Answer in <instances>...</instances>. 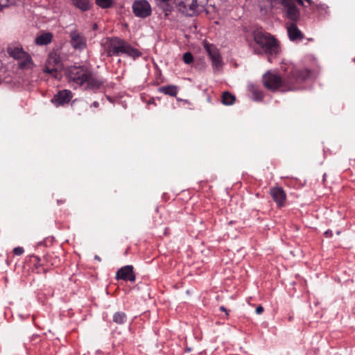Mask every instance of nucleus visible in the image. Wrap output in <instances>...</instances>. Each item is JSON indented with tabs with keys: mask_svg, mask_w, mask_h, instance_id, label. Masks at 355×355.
I'll return each instance as SVG.
<instances>
[{
	"mask_svg": "<svg viewBox=\"0 0 355 355\" xmlns=\"http://www.w3.org/2000/svg\"><path fill=\"white\" fill-rule=\"evenodd\" d=\"M96 4L103 9L111 8L114 2L112 0H96Z\"/></svg>",
	"mask_w": 355,
	"mask_h": 355,
	"instance_id": "24",
	"label": "nucleus"
},
{
	"mask_svg": "<svg viewBox=\"0 0 355 355\" xmlns=\"http://www.w3.org/2000/svg\"><path fill=\"white\" fill-rule=\"evenodd\" d=\"M236 97L229 92H225L222 94V103L225 105H232L234 103Z\"/></svg>",
	"mask_w": 355,
	"mask_h": 355,
	"instance_id": "19",
	"label": "nucleus"
},
{
	"mask_svg": "<svg viewBox=\"0 0 355 355\" xmlns=\"http://www.w3.org/2000/svg\"><path fill=\"white\" fill-rule=\"evenodd\" d=\"M263 312V307L262 306H259L256 308L257 314H261Z\"/></svg>",
	"mask_w": 355,
	"mask_h": 355,
	"instance_id": "28",
	"label": "nucleus"
},
{
	"mask_svg": "<svg viewBox=\"0 0 355 355\" xmlns=\"http://www.w3.org/2000/svg\"><path fill=\"white\" fill-rule=\"evenodd\" d=\"M24 252V250L22 247H16L13 250V253L15 255L20 256Z\"/></svg>",
	"mask_w": 355,
	"mask_h": 355,
	"instance_id": "27",
	"label": "nucleus"
},
{
	"mask_svg": "<svg viewBox=\"0 0 355 355\" xmlns=\"http://www.w3.org/2000/svg\"><path fill=\"white\" fill-rule=\"evenodd\" d=\"M62 66L60 56L56 53H51L43 69L44 72L51 74L55 78H58V68Z\"/></svg>",
	"mask_w": 355,
	"mask_h": 355,
	"instance_id": "7",
	"label": "nucleus"
},
{
	"mask_svg": "<svg viewBox=\"0 0 355 355\" xmlns=\"http://www.w3.org/2000/svg\"><path fill=\"white\" fill-rule=\"evenodd\" d=\"M66 76L70 83L84 89L97 90L105 83L103 78L87 66H71L67 69Z\"/></svg>",
	"mask_w": 355,
	"mask_h": 355,
	"instance_id": "2",
	"label": "nucleus"
},
{
	"mask_svg": "<svg viewBox=\"0 0 355 355\" xmlns=\"http://www.w3.org/2000/svg\"><path fill=\"white\" fill-rule=\"evenodd\" d=\"M71 106L73 111L76 112L78 115H80L82 112L87 110V104L83 101L74 100L71 103Z\"/></svg>",
	"mask_w": 355,
	"mask_h": 355,
	"instance_id": "17",
	"label": "nucleus"
},
{
	"mask_svg": "<svg viewBox=\"0 0 355 355\" xmlns=\"http://www.w3.org/2000/svg\"><path fill=\"white\" fill-rule=\"evenodd\" d=\"M208 0H174L179 10L188 16L196 15L207 4Z\"/></svg>",
	"mask_w": 355,
	"mask_h": 355,
	"instance_id": "6",
	"label": "nucleus"
},
{
	"mask_svg": "<svg viewBox=\"0 0 355 355\" xmlns=\"http://www.w3.org/2000/svg\"><path fill=\"white\" fill-rule=\"evenodd\" d=\"M281 69L285 73L283 78L270 70L262 76L263 85L267 89L276 92L284 87L288 91L294 90L297 87V84L307 80L311 76L310 70L298 69L291 62H282Z\"/></svg>",
	"mask_w": 355,
	"mask_h": 355,
	"instance_id": "1",
	"label": "nucleus"
},
{
	"mask_svg": "<svg viewBox=\"0 0 355 355\" xmlns=\"http://www.w3.org/2000/svg\"><path fill=\"white\" fill-rule=\"evenodd\" d=\"M116 278L117 279L134 282L136 277L133 272V266L128 265L121 268L116 274Z\"/></svg>",
	"mask_w": 355,
	"mask_h": 355,
	"instance_id": "12",
	"label": "nucleus"
},
{
	"mask_svg": "<svg viewBox=\"0 0 355 355\" xmlns=\"http://www.w3.org/2000/svg\"><path fill=\"white\" fill-rule=\"evenodd\" d=\"M250 91L252 94V98L256 101H261L263 98V92L257 86L251 85L250 86Z\"/></svg>",
	"mask_w": 355,
	"mask_h": 355,
	"instance_id": "18",
	"label": "nucleus"
},
{
	"mask_svg": "<svg viewBox=\"0 0 355 355\" xmlns=\"http://www.w3.org/2000/svg\"><path fill=\"white\" fill-rule=\"evenodd\" d=\"M127 317L125 313L121 311L116 312L113 315V321L118 324H123L126 322Z\"/></svg>",
	"mask_w": 355,
	"mask_h": 355,
	"instance_id": "22",
	"label": "nucleus"
},
{
	"mask_svg": "<svg viewBox=\"0 0 355 355\" xmlns=\"http://www.w3.org/2000/svg\"><path fill=\"white\" fill-rule=\"evenodd\" d=\"M72 97V93L70 90L63 89L59 91L56 94L54 95L53 98L51 99V102L56 107H59L69 103Z\"/></svg>",
	"mask_w": 355,
	"mask_h": 355,
	"instance_id": "10",
	"label": "nucleus"
},
{
	"mask_svg": "<svg viewBox=\"0 0 355 355\" xmlns=\"http://www.w3.org/2000/svg\"><path fill=\"white\" fill-rule=\"evenodd\" d=\"M105 51L107 56H120L125 54L136 59L141 55V52L132 46L125 40L118 37L107 38L105 43Z\"/></svg>",
	"mask_w": 355,
	"mask_h": 355,
	"instance_id": "4",
	"label": "nucleus"
},
{
	"mask_svg": "<svg viewBox=\"0 0 355 355\" xmlns=\"http://www.w3.org/2000/svg\"><path fill=\"white\" fill-rule=\"evenodd\" d=\"M297 22L286 23V27L288 38L292 42H299L303 40L304 34L298 28Z\"/></svg>",
	"mask_w": 355,
	"mask_h": 355,
	"instance_id": "11",
	"label": "nucleus"
},
{
	"mask_svg": "<svg viewBox=\"0 0 355 355\" xmlns=\"http://www.w3.org/2000/svg\"><path fill=\"white\" fill-rule=\"evenodd\" d=\"M183 60L186 64H190L193 60L192 54L189 52H187L183 55Z\"/></svg>",
	"mask_w": 355,
	"mask_h": 355,
	"instance_id": "25",
	"label": "nucleus"
},
{
	"mask_svg": "<svg viewBox=\"0 0 355 355\" xmlns=\"http://www.w3.org/2000/svg\"><path fill=\"white\" fill-rule=\"evenodd\" d=\"M324 234L327 237H331L333 235V232L331 230H328L324 232Z\"/></svg>",
	"mask_w": 355,
	"mask_h": 355,
	"instance_id": "29",
	"label": "nucleus"
},
{
	"mask_svg": "<svg viewBox=\"0 0 355 355\" xmlns=\"http://www.w3.org/2000/svg\"><path fill=\"white\" fill-rule=\"evenodd\" d=\"M270 193L278 207H282L285 205L286 194L282 187H276L270 189Z\"/></svg>",
	"mask_w": 355,
	"mask_h": 355,
	"instance_id": "13",
	"label": "nucleus"
},
{
	"mask_svg": "<svg viewBox=\"0 0 355 355\" xmlns=\"http://www.w3.org/2000/svg\"><path fill=\"white\" fill-rule=\"evenodd\" d=\"M253 39L258 47L250 44L254 54L267 56L270 63L280 54L281 47L279 42L271 34L257 30L253 32Z\"/></svg>",
	"mask_w": 355,
	"mask_h": 355,
	"instance_id": "3",
	"label": "nucleus"
},
{
	"mask_svg": "<svg viewBox=\"0 0 355 355\" xmlns=\"http://www.w3.org/2000/svg\"><path fill=\"white\" fill-rule=\"evenodd\" d=\"M94 259H96V260H98V261H101V258H100L98 255H96V256L94 257Z\"/></svg>",
	"mask_w": 355,
	"mask_h": 355,
	"instance_id": "33",
	"label": "nucleus"
},
{
	"mask_svg": "<svg viewBox=\"0 0 355 355\" xmlns=\"http://www.w3.org/2000/svg\"><path fill=\"white\" fill-rule=\"evenodd\" d=\"M52 39H53L52 33H51L49 32L44 33L38 35L35 38V43L37 45H40V46L47 45L51 42Z\"/></svg>",
	"mask_w": 355,
	"mask_h": 355,
	"instance_id": "16",
	"label": "nucleus"
},
{
	"mask_svg": "<svg viewBox=\"0 0 355 355\" xmlns=\"http://www.w3.org/2000/svg\"><path fill=\"white\" fill-rule=\"evenodd\" d=\"M7 51L11 58L18 61V68L19 69L31 70L35 67L31 56L24 51L21 46H8Z\"/></svg>",
	"mask_w": 355,
	"mask_h": 355,
	"instance_id": "5",
	"label": "nucleus"
},
{
	"mask_svg": "<svg viewBox=\"0 0 355 355\" xmlns=\"http://www.w3.org/2000/svg\"><path fill=\"white\" fill-rule=\"evenodd\" d=\"M158 92L164 94L175 97L178 92V87L173 85L162 86L158 88Z\"/></svg>",
	"mask_w": 355,
	"mask_h": 355,
	"instance_id": "15",
	"label": "nucleus"
},
{
	"mask_svg": "<svg viewBox=\"0 0 355 355\" xmlns=\"http://www.w3.org/2000/svg\"><path fill=\"white\" fill-rule=\"evenodd\" d=\"M220 310L221 311H224V312H225L226 315H227V316L228 315V311L227 310V309H226L224 306H220Z\"/></svg>",
	"mask_w": 355,
	"mask_h": 355,
	"instance_id": "30",
	"label": "nucleus"
},
{
	"mask_svg": "<svg viewBox=\"0 0 355 355\" xmlns=\"http://www.w3.org/2000/svg\"><path fill=\"white\" fill-rule=\"evenodd\" d=\"M132 8L134 15L140 18H146L152 13L151 6L146 0H135Z\"/></svg>",
	"mask_w": 355,
	"mask_h": 355,
	"instance_id": "8",
	"label": "nucleus"
},
{
	"mask_svg": "<svg viewBox=\"0 0 355 355\" xmlns=\"http://www.w3.org/2000/svg\"><path fill=\"white\" fill-rule=\"evenodd\" d=\"M73 5L83 11L88 10L91 7L89 0H72Z\"/></svg>",
	"mask_w": 355,
	"mask_h": 355,
	"instance_id": "20",
	"label": "nucleus"
},
{
	"mask_svg": "<svg viewBox=\"0 0 355 355\" xmlns=\"http://www.w3.org/2000/svg\"><path fill=\"white\" fill-rule=\"evenodd\" d=\"M91 106L94 107H98L99 106V103L98 101H94Z\"/></svg>",
	"mask_w": 355,
	"mask_h": 355,
	"instance_id": "31",
	"label": "nucleus"
},
{
	"mask_svg": "<svg viewBox=\"0 0 355 355\" xmlns=\"http://www.w3.org/2000/svg\"><path fill=\"white\" fill-rule=\"evenodd\" d=\"M70 44L71 46L78 51H83L87 47V39L84 35L78 31L73 30L69 33Z\"/></svg>",
	"mask_w": 355,
	"mask_h": 355,
	"instance_id": "9",
	"label": "nucleus"
},
{
	"mask_svg": "<svg viewBox=\"0 0 355 355\" xmlns=\"http://www.w3.org/2000/svg\"><path fill=\"white\" fill-rule=\"evenodd\" d=\"M157 5L163 10L168 11L171 9V0H155Z\"/></svg>",
	"mask_w": 355,
	"mask_h": 355,
	"instance_id": "23",
	"label": "nucleus"
},
{
	"mask_svg": "<svg viewBox=\"0 0 355 355\" xmlns=\"http://www.w3.org/2000/svg\"><path fill=\"white\" fill-rule=\"evenodd\" d=\"M177 100L179 101H183L185 103H189V101L187 100H182V99L179 98H177Z\"/></svg>",
	"mask_w": 355,
	"mask_h": 355,
	"instance_id": "32",
	"label": "nucleus"
},
{
	"mask_svg": "<svg viewBox=\"0 0 355 355\" xmlns=\"http://www.w3.org/2000/svg\"><path fill=\"white\" fill-rule=\"evenodd\" d=\"M13 0H0V10L12 3Z\"/></svg>",
	"mask_w": 355,
	"mask_h": 355,
	"instance_id": "26",
	"label": "nucleus"
},
{
	"mask_svg": "<svg viewBox=\"0 0 355 355\" xmlns=\"http://www.w3.org/2000/svg\"><path fill=\"white\" fill-rule=\"evenodd\" d=\"M205 49L211 60L213 66L216 69L220 67L222 65V60L215 46L213 45L206 44Z\"/></svg>",
	"mask_w": 355,
	"mask_h": 355,
	"instance_id": "14",
	"label": "nucleus"
},
{
	"mask_svg": "<svg viewBox=\"0 0 355 355\" xmlns=\"http://www.w3.org/2000/svg\"><path fill=\"white\" fill-rule=\"evenodd\" d=\"M258 5L261 10L266 12L270 10L273 7L272 0H257Z\"/></svg>",
	"mask_w": 355,
	"mask_h": 355,
	"instance_id": "21",
	"label": "nucleus"
}]
</instances>
